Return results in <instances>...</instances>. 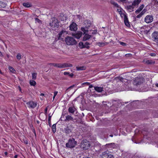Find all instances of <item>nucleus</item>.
<instances>
[{"mask_svg": "<svg viewBox=\"0 0 158 158\" xmlns=\"http://www.w3.org/2000/svg\"><path fill=\"white\" fill-rule=\"evenodd\" d=\"M105 146L108 148H114L115 147V144L114 143L106 144Z\"/></svg>", "mask_w": 158, "mask_h": 158, "instance_id": "19", "label": "nucleus"}, {"mask_svg": "<svg viewBox=\"0 0 158 158\" xmlns=\"http://www.w3.org/2000/svg\"><path fill=\"white\" fill-rule=\"evenodd\" d=\"M49 26L53 30H56L59 26V23L58 19L55 18L51 19L50 22L49 23Z\"/></svg>", "mask_w": 158, "mask_h": 158, "instance_id": "1", "label": "nucleus"}, {"mask_svg": "<svg viewBox=\"0 0 158 158\" xmlns=\"http://www.w3.org/2000/svg\"><path fill=\"white\" fill-rule=\"evenodd\" d=\"M73 75V73H71V74L69 73V76L71 77H72Z\"/></svg>", "mask_w": 158, "mask_h": 158, "instance_id": "50", "label": "nucleus"}, {"mask_svg": "<svg viewBox=\"0 0 158 158\" xmlns=\"http://www.w3.org/2000/svg\"><path fill=\"white\" fill-rule=\"evenodd\" d=\"M141 1V0H135L132 3V5H134L135 6H138Z\"/></svg>", "mask_w": 158, "mask_h": 158, "instance_id": "26", "label": "nucleus"}, {"mask_svg": "<svg viewBox=\"0 0 158 158\" xmlns=\"http://www.w3.org/2000/svg\"><path fill=\"white\" fill-rule=\"evenodd\" d=\"M81 30L83 32L84 35L88 33L89 31L88 27H82L81 28Z\"/></svg>", "mask_w": 158, "mask_h": 158, "instance_id": "21", "label": "nucleus"}, {"mask_svg": "<svg viewBox=\"0 0 158 158\" xmlns=\"http://www.w3.org/2000/svg\"><path fill=\"white\" fill-rule=\"evenodd\" d=\"M92 37V36L91 35H89L88 33L84 34V36L83 37V41H86Z\"/></svg>", "mask_w": 158, "mask_h": 158, "instance_id": "18", "label": "nucleus"}, {"mask_svg": "<svg viewBox=\"0 0 158 158\" xmlns=\"http://www.w3.org/2000/svg\"><path fill=\"white\" fill-rule=\"evenodd\" d=\"M19 90L20 91L21 90V88L20 87H19Z\"/></svg>", "mask_w": 158, "mask_h": 158, "instance_id": "62", "label": "nucleus"}, {"mask_svg": "<svg viewBox=\"0 0 158 158\" xmlns=\"http://www.w3.org/2000/svg\"><path fill=\"white\" fill-rule=\"evenodd\" d=\"M144 79L142 77H139L135 78L133 81L134 85L138 86L140 85L144 82Z\"/></svg>", "mask_w": 158, "mask_h": 158, "instance_id": "5", "label": "nucleus"}, {"mask_svg": "<svg viewBox=\"0 0 158 158\" xmlns=\"http://www.w3.org/2000/svg\"><path fill=\"white\" fill-rule=\"evenodd\" d=\"M76 110V109L74 107L70 106L68 109L69 112L72 114H74Z\"/></svg>", "mask_w": 158, "mask_h": 158, "instance_id": "20", "label": "nucleus"}, {"mask_svg": "<svg viewBox=\"0 0 158 158\" xmlns=\"http://www.w3.org/2000/svg\"><path fill=\"white\" fill-rule=\"evenodd\" d=\"M8 153L7 152H5V154L6 156H7V155Z\"/></svg>", "mask_w": 158, "mask_h": 158, "instance_id": "53", "label": "nucleus"}, {"mask_svg": "<svg viewBox=\"0 0 158 158\" xmlns=\"http://www.w3.org/2000/svg\"><path fill=\"white\" fill-rule=\"evenodd\" d=\"M35 20L36 22H37L39 23L41 22V21L39 19H38L37 18H36L35 19Z\"/></svg>", "mask_w": 158, "mask_h": 158, "instance_id": "44", "label": "nucleus"}, {"mask_svg": "<svg viewBox=\"0 0 158 158\" xmlns=\"http://www.w3.org/2000/svg\"><path fill=\"white\" fill-rule=\"evenodd\" d=\"M110 2L111 4L113 5L115 7H118V4L113 0H111Z\"/></svg>", "mask_w": 158, "mask_h": 158, "instance_id": "31", "label": "nucleus"}, {"mask_svg": "<svg viewBox=\"0 0 158 158\" xmlns=\"http://www.w3.org/2000/svg\"><path fill=\"white\" fill-rule=\"evenodd\" d=\"M143 62L144 63L148 64H154L155 63V61L151 60H148L147 59H144Z\"/></svg>", "mask_w": 158, "mask_h": 158, "instance_id": "16", "label": "nucleus"}, {"mask_svg": "<svg viewBox=\"0 0 158 158\" xmlns=\"http://www.w3.org/2000/svg\"><path fill=\"white\" fill-rule=\"evenodd\" d=\"M2 55V52H1V51H0V56H1Z\"/></svg>", "mask_w": 158, "mask_h": 158, "instance_id": "60", "label": "nucleus"}, {"mask_svg": "<svg viewBox=\"0 0 158 158\" xmlns=\"http://www.w3.org/2000/svg\"><path fill=\"white\" fill-rule=\"evenodd\" d=\"M94 86L92 85H90L89 86V88H93V87H94Z\"/></svg>", "mask_w": 158, "mask_h": 158, "instance_id": "51", "label": "nucleus"}, {"mask_svg": "<svg viewBox=\"0 0 158 158\" xmlns=\"http://www.w3.org/2000/svg\"><path fill=\"white\" fill-rule=\"evenodd\" d=\"M47 110H48V108H46L45 110V113H47Z\"/></svg>", "mask_w": 158, "mask_h": 158, "instance_id": "52", "label": "nucleus"}, {"mask_svg": "<svg viewBox=\"0 0 158 158\" xmlns=\"http://www.w3.org/2000/svg\"><path fill=\"white\" fill-rule=\"evenodd\" d=\"M77 142L73 138H70L68 140V142L66 144L67 147L69 148H74L77 145Z\"/></svg>", "mask_w": 158, "mask_h": 158, "instance_id": "3", "label": "nucleus"}, {"mask_svg": "<svg viewBox=\"0 0 158 158\" xmlns=\"http://www.w3.org/2000/svg\"><path fill=\"white\" fill-rule=\"evenodd\" d=\"M153 16L152 15H148L145 18V21L147 23H150L152 22L153 20Z\"/></svg>", "mask_w": 158, "mask_h": 158, "instance_id": "14", "label": "nucleus"}, {"mask_svg": "<svg viewBox=\"0 0 158 158\" xmlns=\"http://www.w3.org/2000/svg\"><path fill=\"white\" fill-rule=\"evenodd\" d=\"M146 10H145V9H144L140 13V14H142V15H143L144 13L146 12Z\"/></svg>", "mask_w": 158, "mask_h": 158, "instance_id": "45", "label": "nucleus"}, {"mask_svg": "<svg viewBox=\"0 0 158 158\" xmlns=\"http://www.w3.org/2000/svg\"><path fill=\"white\" fill-rule=\"evenodd\" d=\"M17 155H15L14 156V158H17Z\"/></svg>", "mask_w": 158, "mask_h": 158, "instance_id": "54", "label": "nucleus"}, {"mask_svg": "<svg viewBox=\"0 0 158 158\" xmlns=\"http://www.w3.org/2000/svg\"><path fill=\"white\" fill-rule=\"evenodd\" d=\"M57 93H58V92L57 91H55L54 92V96H56V95Z\"/></svg>", "mask_w": 158, "mask_h": 158, "instance_id": "49", "label": "nucleus"}, {"mask_svg": "<svg viewBox=\"0 0 158 158\" xmlns=\"http://www.w3.org/2000/svg\"><path fill=\"white\" fill-rule=\"evenodd\" d=\"M77 71L85 70L86 69V67L85 66H77L76 67Z\"/></svg>", "mask_w": 158, "mask_h": 158, "instance_id": "25", "label": "nucleus"}, {"mask_svg": "<svg viewBox=\"0 0 158 158\" xmlns=\"http://www.w3.org/2000/svg\"><path fill=\"white\" fill-rule=\"evenodd\" d=\"M53 66L60 68H64L66 67H70L73 66V65L70 63H65L63 64H52Z\"/></svg>", "mask_w": 158, "mask_h": 158, "instance_id": "6", "label": "nucleus"}, {"mask_svg": "<svg viewBox=\"0 0 158 158\" xmlns=\"http://www.w3.org/2000/svg\"><path fill=\"white\" fill-rule=\"evenodd\" d=\"M90 147V144L89 141L86 139L83 140L80 144V147L83 150L89 149Z\"/></svg>", "mask_w": 158, "mask_h": 158, "instance_id": "2", "label": "nucleus"}, {"mask_svg": "<svg viewBox=\"0 0 158 158\" xmlns=\"http://www.w3.org/2000/svg\"><path fill=\"white\" fill-rule=\"evenodd\" d=\"M82 34V32L81 31H78L77 32L73 34L72 35L76 38L79 39L81 36Z\"/></svg>", "mask_w": 158, "mask_h": 158, "instance_id": "15", "label": "nucleus"}, {"mask_svg": "<svg viewBox=\"0 0 158 158\" xmlns=\"http://www.w3.org/2000/svg\"><path fill=\"white\" fill-rule=\"evenodd\" d=\"M54 64V63H50V64H49L50 65H52V64Z\"/></svg>", "mask_w": 158, "mask_h": 158, "instance_id": "61", "label": "nucleus"}, {"mask_svg": "<svg viewBox=\"0 0 158 158\" xmlns=\"http://www.w3.org/2000/svg\"><path fill=\"white\" fill-rule=\"evenodd\" d=\"M142 14H140V13L139 15L136 16V18H140L142 16Z\"/></svg>", "mask_w": 158, "mask_h": 158, "instance_id": "46", "label": "nucleus"}, {"mask_svg": "<svg viewBox=\"0 0 158 158\" xmlns=\"http://www.w3.org/2000/svg\"><path fill=\"white\" fill-rule=\"evenodd\" d=\"M51 116L50 115V114L49 115L48 118V123H50V121L51 119Z\"/></svg>", "mask_w": 158, "mask_h": 158, "instance_id": "42", "label": "nucleus"}, {"mask_svg": "<svg viewBox=\"0 0 158 158\" xmlns=\"http://www.w3.org/2000/svg\"><path fill=\"white\" fill-rule=\"evenodd\" d=\"M23 5L26 7H29L32 6L31 4L28 2L23 3Z\"/></svg>", "mask_w": 158, "mask_h": 158, "instance_id": "28", "label": "nucleus"}, {"mask_svg": "<svg viewBox=\"0 0 158 158\" xmlns=\"http://www.w3.org/2000/svg\"><path fill=\"white\" fill-rule=\"evenodd\" d=\"M134 7L135 6L132 5H129L127 6V10H129L130 12H132L134 10Z\"/></svg>", "mask_w": 158, "mask_h": 158, "instance_id": "24", "label": "nucleus"}, {"mask_svg": "<svg viewBox=\"0 0 158 158\" xmlns=\"http://www.w3.org/2000/svg\"><path fill=\"white\" fill-rule=\"evenodd\" d=\"M81 16L80 15H77V17H78V18H80Z\"/></svg>", "mask_w": 158, "mask_h": 158, "instance_id": "57", "label": "nucleus"}, {"mask_svg": "<svg viewBox=\"0 0 158 158\" xmlns=\"http://www.w3.org/2000/svg\"><path fill=\"white\" fill-rule=\"evenodd\" d=\"M124 22L125 25L127 27H129L130 25L129 23L128 18L127 16H125L124 18Z\"/></svg>", "mask_w": 158, "mask_h": 158, "instance_id": "23", "label": "nucleus"}, {"mask_svg": "<svg viewBox=\"0 0 158 158\" xmlns=\"http://www.w3.org/2000/svg\"><path fill=\"white\" fill-rule=\"evenodd\" d=\"M30 84L31 85L35 86L36 85V83L34 80H31L30 81Z\"/></svg>", "mask_w": 158, "mask_h": 158, "instance_id": "33", "label": "nucleus"}, {"mask_svg": "<svg viewBox=\"0 0 158 158\" xmlns=\"http://www.w3.org/2000/svg\"><path fill=\"white\" fill-rule=\"evenodd\" d=\"M77 25L74 22L72 23L69 26V29L72 31H75L77 29Z\"/></svg>", "mask_w": 158, "mask_h": 158, "instance_id": "13", "label": "nucleus"}, {"mask_svg": "<svg viewBox=\"0 0 158 158\" xmlns=\"http://www.w3.org/2000/svg\"><path fill=\"white\" fill-rule=\"evenodd\" d=\"M64 33H66V31H65L62 30L59 34L58 38L59 39H61V37L64 36Z\"/></svg>", "mask_w": 158, "mask_h": 158, "instance_id": "29", "label": "nucleus"}, {"mask_svg": "<svg viewBox=\"0 0 158 158\" xmlns=\"http://www.w3.org/2000/svg\"><path fill=\"white\" fill-rule=\"evenodd\" d=\"M114 80H115L116 81H117L118 82V81H120V82H125V81H127V79H126L124 78H123L122 77H116L114 78Z\"/></svg>", "mask_w": 158, "mask_h": 158, "instance_id": "17", "label": "nucleus"}, {"mask_svg": "<svg viewBox=\"0 0 158 158\" xmlns=\"http://www.w3.org/2000/svg\"><path fill=\"white\" fill-rule=\"evenodd\" d=\"M120 1H121V2H123V1H126V0H120Z\"/></svg>", "mask_w": 158, "mask_h": 158, "instance_id": "58", "label": "nucleus"}, {"mask_svg": "<svg viewBox=\"0 0 158 158\" xmlns=\"http://www.w3.org/2000/svg\"><path fill=\"white\" fill-rule=\"evenodd\" d=\"M17 59L18 60H19L21 59V55L19 53L17 54L16 56Z\"/></svg>", "mask_w": 158, "mask_h": 158, "instance_id": "38", "label": "nucleus"}, {"mask_svg": "<svg viewBox=\"0 0 158 158\" xmlns=\"http://www.w3.org/2000/svg\"><path fill=\"white\" fill-rule=\"evenodd\" d=\"M52 128L53 132L54 133L56 131V124H53L52 126Z\"/></svg>", "mask_w": 158, "mask_h": 158, "instance_id": "35", "label": "nucleus"}, {"mask_svg": "<svg viewBox=\"0 0 158 158\" xmlns=\"http://www.w3.org/2000/svg\"><path fill=\"white\" fill-rule=\"evenodd\" d=\"M55 96H54H54H53V99H54V98H55Z\"/></svg>", "mask_w": 158, "mask_h": 158, "instance_id": "64", "label": "nucleus"}, {"mask_svg": "<svg viewBox=\"0 0 158 158\" xmlns=\"http://www.w3.org/2000/svg\"><path fill=\"white\" fill-rule=\"evenodd\" d=\"M132 54H127L125 55V56L126 57H129L131 56Z\"/></svg>", "mask_w": 158, "mask_h": 158, "instance_id": "40", "label": "nucleus"}, {"mask_svg": "<svg viewBox=\"0 0 158 158\" xmlns=\"http://www.w3.org/2000/svg\"><path fill=\"white\" fill-rule=\"evenodd\" d=\"M64 75H68L69 76V73L67 72H64Z\"/></svg>", "mask_w": 158, "mask_h": 158, "instance_id": "48", "label": "nucleus"}, {"mask_svg": "<svg viewBox=\"0 0 158 158\" xmlns=\"http://www.w3.org/2000/svg\"><path fill=\"white\" fill-rule=\"evenodd\" d=\"M48 124H49V125L50 126L51 125V123H48Z\"/></svg>", "mask_w": 158, "mask_h": 158, "instance_id": "63", "label": "nucleus"}, {"mask_svg": "<svg viewBox=\"0 0 158 158\" xmlns=\"http://www.w3.org/2000/svg\"><path fill=\"white\" fill-rule=\"evenodd\" d=\"M73 86H74V85H72V86H70V87H69L68 88H67V89H66V90H65V93H66L67 92V90H68V89H71V88H73Z\"/></svg>", "mask_w": 158, "mask_h": 158, "instance_id": "43", "label": "nucleus"}, {"mask_svg": "<svg viewBox=\"0 0 158 158\" xmlns=\"http://www.w3.org/2000/svg\"><path fill=\"white\" fill-rule=\"evenodd\" d=\"M119 12V14H120V15L122 17H124V18H125V16H127L125 14H124L123 13L122 11H120Z\"/></svg>", "mask_w": 158, "mask_h": 158, "instance_id": "39", "label": "nucleus"}, {"mask_svg": "<svg viewBox=\"0 0 158 158\" xmlns=\"http://www.w3.org/2000/svg\"><path fill=\"white\" fill-rule=\"evenodd\" d=\"M95 90L98 92H102V91H103V87H94Z\"/></svg>", "mask_w": 158, "mask_h": 158, "instance_id": "22", "label": "nucleus"}, {"mask_svg": "<svg viewBox=\"0 0 158 158\" xmlns=\"http://www.w3.org/2000/svg\"><path fill=\"white\" fill-rule=\"evenodd\" d=\"M144 6L143 4L140 6L138 9L135 11V13L136 14L139 13V12L143 9L144 7Z\"/></svg>", "mask_w": 158, "mask_h": 158, "instance_id": "27", "label": "nucleus"}, {"mask_svg": "<svg viewBox=\"0 0 158 158\" xmlns=\"http://www.w3.org/2000/svg\"><path fill=\"white\" fill-rule=\"evenodd\" d=\"M40 95L41 96H44V94L43 93H41V94H40Z\"/></svg>", "mask_w": 158, "mask_h": 158, "instance_id": "55", "label": "nucleus"}, {"mask_svg": "<svg viewBox=\"0 0 158 158\" xmlns=\"http://www.w3.org/2000/svg\"><path fill=\"white\" fill-rule=\"evenodd\" d=\"M100 158H114V156L109 151H106L102 153Z\"/></svg>", "mask_w": 158, "mask_h": 158, "instance_id": "7", "label": "nucleus"}, {"mask_svg": "<svg viewBox=\"0 0 158 158\" xmlns=\"http://www.w3.org/2000/svg\"><path fill=\"white\" fill-rule=\"evenodd\" d=\"M110 136L111 137H113V135H110Z\"/></svg>", "mask_w": 158, "mask_h": 158, "instance_id": "59", "label": "nucleus"}, {"mask_svg": "<svg viewBox=\"0 0 158 158\" xmlns=\"http://www.w3.org/2000/svg\"><path fill=\"white\" fill-rule=\"evenodd\" d=\"M64 115H62L60 119H61V120H64L65 122H69L70 121H74L75 120H77V118H73L71 116L67 115L65 116V118L64 120H62V119L63 118H64Z\"/></svg>", "mask_w": 158, "mask_h": 158, "instance_id": "9", "label": "nucleus"}, {"mask_svg": "<svg viewBox=\"0 0 158 158\" xmlns=\"http://www.w3.org/2000/svg\"><path fill=\"white\" fill-rule=\"evenodd\" d=\"M26 104L29 108H34L37 106L36 102H35L33 101L29 102L26 103Z\"/></svg>", "mask_w": 158, "mask_h": 158, "instance_id": "12", "label": "nucleus"}, {"mask_svg": "<svg viewBox=\"0 0 158 158\" xmlns=\"http://www.w3.org/2000/svg\"><path fill=\"white\" fill-rule=\"evenodd\" d=\"M98 45L100 47H102L105 45V43L103 42H99L97 43Z\"/></svg>", "mask_w": 158, "mask_h": 158, "instance_id": "36", "label": "nucleus"}, {"mask_svg": "<svg viewBox=\"0 0 158 158\" xmlns=\"http://www.w3.org/2000/svg\"><path fill=\"white\" fill-rule=\"evenodd\" d=\"M152 38L153 41L154 42L158 47V32L157 31H154L152 35Z\"/></svg>", "mask_w": 158, "mask_h": 158, "instance_id": "8", "label": "nucleus"}, {"mask_svg": "<svg viewBox=\"0 0 158 158\" xmlns=\"http://www.w3.org/2000/svg\"><path fill=\"white\" fill-rule=\"evenodd\" d=\"M37 73H32V79L34 80L36 78Z\"/></svg>", "mask_w": 158, "mask_h": 158, "instance_id": "34", "label": "nucleus"}, {"mask_svg": "<svg viewBox=\"0 0 158 158\" xmlns=\"http://www.w3.org/2000/svg\"><path fill=\"white\" fill-rule=\"evenodd\" d=\"M152 3H154V5L158 4V2L157 1L153 0V1H152Z\"/></svg>", "mask_w": 158, "mask_h": 158, "instance_id": "41", "label": "nucleus"}, {"mask_svg": "<svg viewBox=\"0 0 158 158\" xmlns=\"http://www.w3.org/2000/svg\"><path fill=\"white\" fill-rule=\"evenodd\" d=\"M156 86L157 87H158V83H157L156 84Z\"/></svg>", "mask_w": 158, "mask_h": 158, "instance_id": "56", "label": "nucleus"}, {"mask_svg": "<svg viewBox=\"0 0 158 158\" xmlns=\"http://www.w3.org/2000/svg\"><path fill=\"white\" fill-rule=\"evenodd\" d=\"M9 70H10V71L11 72H12L13 73H15L16 72V71L12 67H11V66L9 67Z\"/></svg>", "mask_w": 158, "mask_h": 158, "instance_id": "32", "label": "nucleus"}, {"mask_svg": "<svg viewBox=\"0 0 158 158\" xmlns=\"http://www.w3.org/2000/svg\"><path fill=\"white\" fill-rule=\"evenodd\" d=\"M72 130L73 129L71 127L67 126L64 128L63 131L66 135H67L72 133Z\"/></svg>", "mask_w": 158, "mask_h": 158, "instance_id": "11", "label": "nucleus"}, {"mask_svg": "<svg viewBox=\"0 0 158 158\" xmlns=\"http://www.w3.org/2000/svg\"><path fill=\"white\" fill-rule=\"evenodd\" d=\"M6 6V4L2 1H0V9L4 8Z\"/></svg>", "mask_w": 158, "mask_h": 158, "instance_id": "30", "label": "nucleus"}, {"mask_svg": "<svg viewBox=\"0 0 158 158\" xmlns=\"http://www.w3.org/2000/svg\"><path fill=\"white\" fill-rule=\"evenodd\" d=\"M150 55L152 56H156V54L155 53H151L150 54Z\"/></svg>", "mask_w": 158, "mask_h": 158, "instance_id": "47", "label": "nucleus"}, {"mask_svg": "<svg viewBox=\"0 0 158 158\" xmlns=\"http://www.w3.org/2000/svg\"><path fill=\"white\" fill-rule=\"evenodd\" d=\"M89 45L90 44L88 42H86L84 44L82 42H80L79 44V46L81 48H86L87 49H89Z\"/></svg>", "mask_w": 158, "mask_h": 158, "instance_id": "10", "label": "nucleus"}, {"mask_svg": "<svg viewBox=\"0 0 158 158\" xmlns=\"http://www.w3.org/2000/svg\"><path fill=\"white\" fill-rule=\"evenodd\" d=\"M65 41L67 45H73L76 44L77 42L75 39L72 37L67 36L65 38Z\"/></svg>", "mask_w": 158, "mask_h": 158, "instance_id": "4", "label": "nucleus"}, {"mask_svg": "<svg viewBox=\"0 0 158 158\" xmlns=\"http://www.w3.org/2000/svg\"><path fill=\"white\" fill-rule=\"evenodd\" d=\"M119 43L121 45L123 46H126L127 45V44L124 43L122 42L119 41Z\"/></svg>", "mask_w": 158, "mask_h": 158, "instance_id": "37", "label": "nucleus"}]
</instances>
